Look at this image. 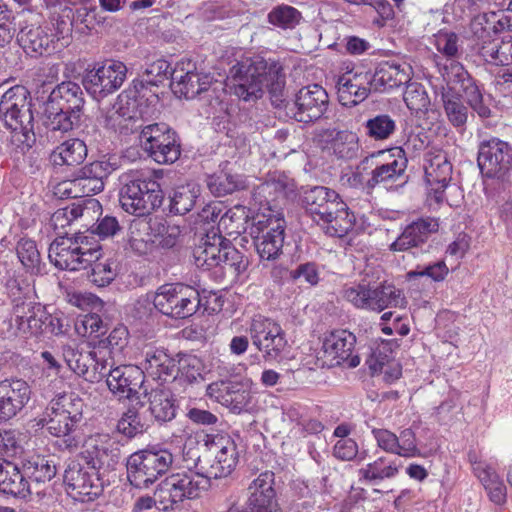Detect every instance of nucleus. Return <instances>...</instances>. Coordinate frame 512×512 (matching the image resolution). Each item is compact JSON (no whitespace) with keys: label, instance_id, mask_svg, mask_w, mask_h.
I'll return each mask as SVG.
<instances>
[{"label":"nucleus","instance_id":"1","mask_svg":"<svg viewBox=\"0 0 512 512\" xmlns=\"http://www.w3.org/2000/svg\"><path fill=\"white\" fill-rule=\"evenodd\" d=\"M233 93L244 101H256L263 97L265 88L275 107L285 102L286 75L277 60L254 56L237 62L230 68Z\"/></svg>","mask_w":512,"mask_h":512},{"label":"nucleus","instance_id":"2","mask_svg":"<svg viewBox=\"0 0 512 512\" xmlns=\"http://www.w3.org/2000/svg\"><path fill=\"white\" fill-rule=\"evenodd\" d=\"M303 202L306 212L326 234L343 237L353 228L355 217L334 190L315 186L305 192Z\"/></svg>","mask_w":512,"mask_h":512},{"label":"nucleus","instance_id":"3","mask_svg":"<svg viewBox=\"0 0 512 512\" xmlns=\"http://www.w3.org/2000/svg\"><path fill=\"white\" fill-rule=\"evenodd\" d=\"M101 255V246L92 233H77L56 238L50 244L48 257L61 270L78 271L90 267Z\"/></svg>","mask_w":512,"mask_h":512},{"label":"nucleus","instance_id":"4","mask_svg":"<svg viewBox=\"0 0 512 512\" xmlns=\"http://www.w3.org/2000/svg\"><path fill=\"white\" fill-rule=\"evenodd\" d=\"M210 487L207 474L187 469L172 473L162 480L156 490L159 510H180L186 501L197 499Z\"/></svg>","mask_w":512,"mask_h":512},{"label":"nucleus","instance_id":"5","mask_svg":"<svg viewBox=\"0 0 512 512\" xmlns=\"http://www.w3.org/2000/svg\"><path fill=\"white\" fill-rule=\"evenodd\" d=\"M134 90H127L118 96L116 105L109 110L104 117L102 124L106 128H158L155 122L157 110L154 106L141 102L138 97L143 98L138 85Z\"/></svg>","mask_w":512,"mask_h":512},{"label":"nucleus","instance_id":"6","mask_svg":"<svg viewBox=\"0 0 512 512\" xmlns=\"http://www.w3.org/2000/svg\"><path fill=\"white\" fill-rule=\"evenodd\" d=\"M172 463L173 455L166 449L137 451L127 459V478L136 488H148L169 470Z\"/></svg>","mask_w":512,"mask_h":512},{"label":"nucleus","instance_id":"7","mask_svg":"<svg viewBox=\"0 0 512 512\" xmlns=\"http://www.w3.org/2000/svg\"><path fill=\"white\" fill-rule=\"evenodd\" d=\"M249 234L262 260H276L281 254L285 238V221L279 215L257 213L252 217Z\"/></svg>","mask_w":512,"mask_h":512},{"label":"nucleus","instance_id":"8","mask_svg":"<svg viewBox=\"0 0 512 512\" xmlns=\"http://www.w3.org/2000/svg\"><path fill=\"white\" fill-rule=\"evenodd\" d=\"M153 305L163 315L184 319L197 312L200 306V295L189 285L164 284L153 294Z\"/></svg>","mask_w":512,"mask_h":512},{"label":"nucleus","instance_id":"9","mask_svg":"<svg viewBox=\"0 0 512 512\" xmlns=\"http://www.w3.org/2000/svg\"><path fill=\"white\" fill-rule=\"evenodd\" d=\"M126 76L127 67L122 61L106 59L85 70L82 84L89 95L100 101L119 90Z\"/></svg>","mask_w":512,"mask_h":512},{"label":"nucleus","instance_id":"10","mask_svg":"<svg viewBox=\"0 0 512 512\" xmlns=\"http://www.w3.org/2000/svg\"><path fill=\"white\" fill-rule=\"evenodd\" d=\"M162 200L160 185L150 178L133 179L126 183L119 192V203L122 209L139 218L160 207Z\"/></svg>","mask_w":512,"mask_h":512},{"label":"nucleus","instance_id":"11","mask_svg":"<svg viewBox=\"0 0 512 512\" xmlns=\"http://www.w3.org/2000/svg\"><path fill=\"white\" fill-rule=\"evenodd\" d=\"M109 351L106 348L85 349L75 345L62 348L63 359L77 375L89 382H97L106 375Z\"/></svg>","mask_w":512,"mask_h":512},{"label":"nucleus","instance_id":"12","mask_svg":"<svg viewBox=\"0 0 512 512\" xmlns=\"http://www.w3.org/2000/svg\"><path fill=\"white\" fill-rule=\"evenodd\" d=\"M423 169L425 182L428 186V201L432 206L433 202L439 206L444 201L445 190L449 187L452 179V164L447 154L442 150H429L425 153Z\"/></svg>","mask_w":512,"mask_h":512},{"label":"nucleus","instance_id":"13","mask_svg":"<svg viewBox=\"0 0 512 512\" xmlns=\"http://www.w3.org/2000/svg\"><path fill=\"white\" fill-rule=\"evenodd\" d=\"M478 165L487 178L510 186V182L505 179L512 167V149L507 142L497 138L483 142L478 153Z\"/></svg>","mask_w":512,"mask_h":512},{"label":"nucleus","instance_id":"14","mask_svg":"<svg viewBox=\"0 0 512 512\" xmlns=\"http://www.w3.org/2000/svg\"><path fill=\"white\" fill-rule=\"evenodd\" d=\"M67 493L75 500L90 502L99 497L103 491L102 473L88 465L69 466L64 474Z\"/></svg>","mask_w":512,"mask_h":512},{"label":"nucleus","instance_id":"15","mask_svg":"<svg viewBox=\"0 0 512 512\" xmlns=\"http://www.w3.org/2000/svg\"><path fill=\"white\" fill-rule=\"evenodd\" d=\"M205 446L213 456V461L206 470L211 479L227 477L236 468L239 454L235 440L228 434L207 435Z\"/></svg>","mask_w":512,"mask_h":512},{"label":"nucleus","instance_id":"16","mask_svg":"<svg viewBox=\"0 0 512 512\" xmlns=\"http://www.w3.org/2000/svg\"><path fill=\"white\" fill-rule=\"evenodd\" d=\"M30 93L25 86L9 88L0 100V118L6 128H27L34 121Z\"/></svg>","mask_w":512,"mask_h":512},{"label":"nucleus","instance_id":"17","mask_svg":"<svg viewBox=\"0 0 512 512\" xmlns=\"http://www.w3.org/2000/svg\"><path fill=\"white\" fill-rule=\"evenodd\" d=\"M82 454L87 465L103 473L114 470L121 458L119 443L104 433L89 436L83 444Z\"/></svg>","mask_w":512,"mask_h":512},{"label":"nucleus","instance_id":"18","mask_svg":"<svg viewBox=\"0 0 512 512\" xmlns=\"http://www.w3.org/2000/svg\"><path fill=\"white\" fill-rule=\"evenodd\" d=\"M356 344L355 335L345 329L335 330L325 336L319 354L322 365L328 367L338 366L344 361L350 360V366L359 364L357 356L351 357Z\"/></svg>","mask_w":512,"mask_h":512},{"label":"nucleus","instance_id":"19","mask_svg":"<svg viewBox=\"0 0 512 512\" xmlns=\"http://www.w3.org/2000/svg\"><path fill=\"white\" fill-rule=\"evenodd\" d=\"M141 144L159 164H172L180 157V143L174 130H141Z\"/></svg>","mask_w":512,"mask_h":512},{"label":"nucleus","instance_id":"20","mask_svg":"<svg viewBox=\"0 0 512 512\" xmlns=\"http://www.w3.org/2000/svg\"><path fill=\"white\" fill-rule=\"evenodd\" d=\"M328 105V94L321 85H307L295 95L293 118L298 122L313 123L324 116Z\"/></svg>","mask_w":512,"mask_h":512},{"label":"nucleus","instance_id":"21","mask_svg":"<svg viewBox=\"0 0 512 512\" xmlns=\"http://www.w3.org/2000/svg\"><path fill=\"white\" fill-rule=\"evenodd\" d=\"M106 383L119 399H139L144 390V372L136 365H119L109 370Z\"/></svg>","mask_w":512,"mask_h":512},{"label":"nucleus","instance_id":"22","mask_svg":"<svg viewBox=\"0 0 512 512\" xmlns=\"http://www.w3.org/2000/svg\"><path fill=\"white\" fill-rule=\"evenodd\" d=\"M370 72L351 70L342 74L337 81V95L341 105L350 107L364 101L373 90Z\"/></svg>","mask_w":512,"mask_h":512},{"label":"nucleus","instance_id":"23","mask_svg":"<svg viewBox=\"0 0 512 512\" xmlns=\"http://www.w3.org/2000/svg\"><path fill=\"white\" fill-rule=\"evenodd\" d=\"M118 168V159L110 157L84 166L75 177L79 198L97 194L104 189V179Z\"/></svg>","mask_w":512,"mask_h":512},{"label":"nucleus","instance_id":"24","mask_svg":"<svg viewBox=\"0 0 512 512\" xmlns=\"http://www.w3.org/2000/svg\"><path fill=\"white\" fill-rule=\"evenodd\" d=\"M412 67L405 62L381 61L370 78L374 91L386 92L407 84L412 78Z\"/></svg>","mask_w":512,"mask_h":512},{"label":"nucleus","instance_id":"25","mask_svg":"<svg viewBox=\"0 0 512 512\" xmlns=\"http://www.w3.org/2000/svg\"><path fill=\"white\" fill-rule=\"evenodd\" d=\"M30 396L31 389L22 379L0 382V422L16 416L28 403Z\"/></svg>","mask_w":512,"mask_h":512},{"label":"nucleus","instance_id":"26","mask_svg":"<svg viewBox=\"0 0 512 512\" xmlns=\"http://www.w3.org/2000/svg\"><path fill=\"white\" fill-rule=\"evenodd\" d=\"M208 394L214 396L222 405L233 413L240 414L249 411L253 407V395L243 384L213 383L208 386Z\"/></svg>","mask_w":512,"mask_h":512},{"label":"nucleus","instance_id":"27","mask_svg":"<svg viewBox=\"0 0 512 512\" xmlns=\"http://www.w3.org/2000/svg\"><path fill=\"white\" fill-rule=\"evenodd\" d=\"M439 229L437 218L425 217L407 225L397 239L390 244L393 252H402L424 244Z\"/></svg>","mask_w":512,"mask_h":512},{"label":"nucleus","instance_id":"28","mask_svg":"<svg viewBox=\"0 0 512 512\" xmlns=\"http://www.w3.org/2000/svg\"><path fill=\"white\" fill-rule=\"evenodd\" d=\"M62 37L58 33H53L49 26H37L22 29L18 35V42L27 55L39 57L49 55L55 48L54 44Z\"/></svg>","mask_w":512,"mask_h":512},{"label":"nucleus","instance_id":"29","mask_svg":"<svg viewBox=\"0 0 512 512\" xmlns=\"http://www.w3.org/2000/svg\"><path fill=\"white\" fill-rule=\"evenodd\" d=\"M510 47L509 39L501 38L496 31L483 30L476 43L478 55L485 62L496 66L510 64Z\"/></svg>","mask_w":512,"mask_h":512},{"label":"nucleus","instance_id":"30","mask_svg":"<svg viewBox=\"0 0 512 512\" xmlns=\"http://www.w3.org/2000/svg\"><path fill=\"white\" fill-rule=\"evenodd\" d=\"M273 485L274 473L270 471L261 473L248 487L247 503L262 512H276L278 503Z\"/></svg>","mask_w":512,"mask_h":512},{"label":"nucleus","instance_id":"31","mask_svg":"<svg viewBox=\"0 0 512 512\" xmlns=\"http://www.w3.org/2000/svg\"><path fill=\"white\" fill-rule=\"evenodd\" d=\"M140 368L153 378L161 381L175 379L177 376L176 360L161 348H148L145 351Z\"/></svg>","mask_w":512,"mask_h":512},{"label":"nucleus","instance_id":"32","mask_svg":"<svg viewBox=\"0 0 512 512\" xmlns=\"http://www.w3.org/2000/svg\"><path fill=\"white\" fill-rule=\"evenodd\" d=\"M366 311L380 313L387 308H405L407 299L403 292L390 284L369 285Z\"/></svg>","mask_w":512,"mask_h":512},{"label":"nucleus","instance_id":"33","mask_svg":"<svg viewBox=\"0 0 512 512\" xmlns=\"http://www.w3.org/2000/svg\"><path fill=\"white\" fill-rule=\"evenodd\" d=\"M55 103H61V107L81 125V109L84 105L83 91L79 84L72 81H64L58 84L51 92L50 97Z\"/></svg>","mask_w":512,"mask_h":512},{"label":"nucleus","instance_id":"34","mask_svg":"<svg viewBox=\"0 0 512 512\" xmlns=\"http://www.w3.org/2000/svg\"><path fill=\"white\" fill-rule=\"evenodd\" d=\"M171 79L178 91L186 98L193 97L203 92L200 81L201 73L196 69V63L190 59L179 61L171 73Z\"/></svg>","mask_w":512,"mask_h":512},{"label":"nucleus","instance_id":"35","mask_svg":"<svg viewBox=\"0 0 512 512\" xmlns=\"http://www.w3.org/2000/svg\"><path fill=\"white\" fill-rule=\"evenodd\" d=\"M401 466L399 460L381 456L359 469V480L379 485L385 480L395 478L399 474Z\"/></svg>","mask_w":512,"mask_h":512},{"label":"nucleus","instance_id":"36","mask_svg":"<svg viewBox=\"0 0 512 512\" xmlns=\"http://www.w3.org/2000/svg\"><path fill=\"white\" fill-rule=\"evenodd\" d=\"M406 167L407 159L404 156L393 157L385 163L377 164L371 172V177L367 180V186L374 188L382 185L388 188L403 176Z\"/></svg>","mask_w":512,"mask_h":512},{"label":"nucleus","instance_id":"37","mask_svg":"<svg viewBox=\"0 0 512 512\" xmlns=\"http://www.w3.org/2000/svg\"><path fill=\"white\" fill-rule=\"evenodd\" d=\"M222 244L223 238L217 234L203 238L193 251L195 265L204 270L220 266Z\"/></svg>","mask_w":512,"mask_h":512},{"label":"nucleus","instance_id":"38","mask_svg":"<svg viewBox=\"0 0 512 512\" xmlns=\"http://www.w3.org/2000/svg\"><path fill=\"white\" fill-rule=\"evenodd\" d=\"M155 239L151 231L150 219L138 218L130 224L127 237V249L138 255H145L152 251Z\"/></svg>","mask_w":512,"mask_h":512},{"label":"nucleus","instance_id":"39","mask_svg":"<svg viewBox=\"0 0 512 512\" xmlns=\"http://www.w3.org/2000/svg\"><path fill=\"white\" fill-rule=\"evenodd\" d=\"M0 491L13 496L25 497L29 493V484L18 467L0 458Z\"/></svg>","mask_w":512,"mask_h":512},{"label":"nucleus","instance_id":"40","mask_svg":"<svg viewBox=\"0 0 512 512\" xmlns=\"http://www.w3.org/2000/svg\"><path fill=\"white\" fill-rule=\"evenodd\" d=\"M87 156V147L84 141L73 138L64 141L51 154L50 159L54 165L75 166L81 164Z\"/></svg>","mask_w":512,"mask_h":512},{"label":"nucleus","instance_id":"41","mask_svg":"<svg viewBox=\"0 0 512 512\" xmlns=\"http://www.w3.org/2000/svg\"><path fill=\"white\" fill-rule=\"evenodd\" d=\"M143 393L148 397L149 410L157 421L166 422L175 417V405L169 390L155 388L147 392L144 389Z\"/></svg>","mask_w":512,"mask_h":512},{"label":"nucleus","instance_id":"42","mask_svg":"<svg viewBox=\"0 0 512 512\" xmlns=\"http://www.w3.org/2000/svg\"><path fill=\"white\" fill-rule=\"evenodd\" d=\"M37 124L44 128H74V126H80L78 121L71 117L64 107H61V103H55L50 98L44 104Z\"/></svg>","mask_w":512,"mask_h":512},{"label":"nucleus","instance_id":"43","mask_svg":"<svg viewBox=\"0 0 512 512\" xmlns=\"http://www.w3.org/2000/svg\"><path fill=\"white\" fill-rule=\"evenodd\" d=\"M207 186L217 197L226 196L247 187L246 177L240 174L222 172L209 177Z\"/></svg>","mask_w":512,"mask_h":512},{"label":"nucleus","instance_id":"44","mask_svg":"<svg viewBox=\"0 0 512 512\" xmlns=\"http://www.w3.org/2000/svg\"><path fill=\"white\" fill-rule=\"evenodd\" d=\"M26 476L37 483L50 481L56 475V465L45 456H31L23 465Z\"/></svg>","mask_w":512,"mask_h":512},{"label":"nucleus","instance_id":"45","mask_svg":"<svg viewBox=\"0 0 512 512\" xmlns=\"http://www.w3.org/2000/svg\"><path fill=\"white\" fill-rule=\"evenodd\" d=\"M200 195V187L196 184H187L177 187L170 201V211L184 215L192 210Z\"/></svg>","mask_w":512,"mask_h":512},{"label":"nucleus","instance_id":"46","mask_svg":"<svg viewBox=\"0 0 512 512\" xmlns=\"http://www.w3.org/2000/svg\"><path fill=\"white\" fill-rule=\"evenodd\" d=\"M442 101L446 115L453 126H462L468 117L467 108L463 105L461 94L450 88H443Z\"/></svg>","mask_w":512,"mask_h":512},{"label":"nucleus","instance_id":"47","mask_svg":"<svg viewBox=\"0 0 512 512\" xmlns=\"http://www.w3.org/2000/svg\"><path fill=\"white\" fill-rule=\"evenodd\" d=\"M250 210L244 205H235L228 209L219 219V225L228 234H240L247 230Z\"/></svg>","mask_w":512,"mask_h":512},{"label":"nucleus","instance_id":"48","mask_svg":"<svg viewBox=\"0 0 512 512\" xmlns=\"http://www.w3.org/2000/svg\"><path fill=\"white\" fill-rule=\"evenodd\" d=\"M71 421L68 415L52 410L51 404L46 409L44 418L40 420L49 433L56 437L67 436L77 427L78 423Z\"/></svg>","mask_w":512,"mask_h":512},{"label":"nucleus","instance_id":"49","mask_svg":"<svg viewBox=\"0 0 512 512\" xmlns=\"http://www.w3.org/2000/svg\"><path fill=\"white\" fill-rule=\"evenodd\" d=\"M403 99L411 113H429L430 98L425 87L418 82H408Z\"/></svg>","mask_w":512,"mask_h":512},{"label":"nucleus","instance_id":"50","mask_svg":"<svg viewBox=\"0 0 512 512\" xmlns=\"http://www.w3.org/2000/svg\"><path fill=\"white\" fill-rule=\"evenodd\" d=\"M150 222L154 239H159V245L161 247L172 248L178 243L182 233L179 225L167 223L164 219L159 217L150 218Z\"/></svg>","mask_w":512,"mask_h":512},{"label":"nucleus","instance_id":"51","mask_svg":"<svg viewBox=\"0 0 512 512\" xmlns=\"http://www.w3.org/2000/svg\"><path fill=\"white\" fill-rule=\"evenodd\" d=\"M268 22L281 29H292L298 25L302 19L301 12L286 4H280L272 8L267 15Z\"/></svg>","mask_w":512,"mask_h":512},{"label":"nucleus","instance_id":"52","mask_svg":"<svg viewBox=\"0 0 512 512\" xmlns=\"http://www.w3.org/2000/svg\"><path fill=\"white\" fill-rule=\"evenodd\" d=\"M249 332L254 346L258 344V340L267 341L284 333L282 327L276 321L260 315L252 319Z\"/></svg>","mask_w":512,"mask_h":512},{"label":"nucleus","instance_id":"53","mask_svg":"<svg viewBox=\"0 0 512 512\" xmlns=\"http://www.w3.org/2000/svg\"><path fill=\"white\" fill-rule=\"evenodd\" d=\"M17 255L28 272L32 274H39L41 272V257L33 240L21 239L17 245Z\"/></svg>","mask_w":512,"mask_h":512},{"label":"nucleus","instance_id":"54","mask_svg":"<svg viewBox=\"0 0 512 512\" xmlns=\"http://www.w3.org/2000/svg\"><path fill=\"white\" fill-rule=\"evenodd\" d=\"M52 410L60 411L61 413L68 415L71 422L80 423L83 418V407L84 403L75 394H64L56 399L52 400Z\"/></svg>","mask_w":512,"mask_h":512},{"label":"nucleus","instance_id":"55","mask_svg":"<svg viewBox=\"0 0 512 512\" xmlns=\"http://www.w3.org/2000/svg\"><path fill=\"white\" fill-rule=\"evenodd\" d=\"M457 91L463 94L462 97H465L470 107L481 117L487 118L490 116V108L483 103V95L476 85L474 79L471 77L462 86H460Z\"/></svg>","mask_w":512,"mask_h":512},{"label":"nucleus","instance_id":"56","mask_svg":"<svg viewBox=\"0 0 512 512\" xmlns=\"http://www.w3.org/2000/svg\"><path fill=\"white\" fill-rule=\"evenodd\" d=\"M90 267H92L90 279L99 287L109 285L118 273V264L112 259L101 260L100 257Z\"/></svg>","mask_w":512,"mask_h":512},{"label":"nucleus","instance_id":"57","mask_svg":"<svg viewBox=\"0 0 512 512\" xmlns=\"http://www.w3.org/2000/svg\"><path fill=\"white\" fill-rule=\"evenodd\" d=\"M170 63L164 59H157L146 68L143 79L137 84L141 89L148 86H158L164 80L171 77Z\"/></svg>","mask_w":512,"mask_h":512},{"label":"nucleus","instance_id":"58","mask_svg":"<svg viewBox=\"0 0 512 512\" xmlns=\"http://www.w3.org/2000/svg\"><path fill=\"white\" fill-rule=\"evenodd\" d=\"M28 312V324L23 325V335L37 336L43 333L47 321L50 316L46 313L45 308L40 303L30 302V308H26Z\"/></svg>","mask_w":512,"mask_h":512},{"label":"nucleus","instance_id":"59","mask_svg":"<svg viewBox=\"0 0 512 512\" xmlns=\"http://www.w3.org/2000/svg\"><path fill=\"white\" fill-rule=\"evenodd\" d=\"M255 347L262 353V357L267 362H279L287 348L285 333L279 334L271 339L258 340Z\"/></svg>","mask_w":512,"mask_h":512},{"label":"nucleus","instance_id":"60","mask_svg":"<svg viewBox=\"0 0 512 512\" xmlns=\"http://www.w3.org/2000/svg\"><path fill=\"white\" fill-rule=\"evenodd\" d=\"M443 70L442 75L446 81L445 88H450L452 91H457V89L462 86L466 80L471 78L464 66L453 59H448V63L444 65Z\"/></svg>","mask_w":512,"mask_h":512},{"label":"nucleus","instance_id":"61","mask_svg":"<svg viewBox=\"0 0 512 512\" xmlns=\"http://www.w3.org/2000/svg\"><path fill=\"white\" fill-rule=\"evenodd\" d=\"M350 5L369 6L372 7L378 15L375 23L382 27L388 21L394 19L395 11L392 4L388 0H343Z\"/></svg>","mask_w":512,"mask_h":512},{"label":"nucleus","instance_id":"62","mask_svg":"<svg viewBox=\"0 0 512 512\" xmlns=\"http://www.w3.org/2000/svg\"><path fill=\"white\" fill-rule=\"evenodd\" d=\"M117 430L129 438L144 432V423L141 421L140 415L135 408H129L123 413L118 421Z\"/></svg>","mask_w":512,"mask_h":512},{"label":"nucleus","instance_id":"63","mask_svg":"<svg viewBox=\"0 0 512 512\" xmlns=\"http://www.w3.org/2000/svg\"><path fill=\"white\" fill-rule=\"evenodd\" d=\"M288 416L295 423L293 429L303 436L320 433L324 428L321 421L310 417L306 413H299L296 409H291Z\"/></svg>","mask_w":512,"mask_h":512},{"label":"nucleus","instance_id":"64","mask_svg":"<svg viewBox=\"0 0 512 512\" xmlns=\"http://www.w3.org/2000/svg\"><path fill=\"white\" fill-rule=\"evenodd\" d=\"M369 284L352 283L342 289V297L356 309L366 310Z\"/></svg>","mask_w":512,"mask_h":512}]
</instances>
